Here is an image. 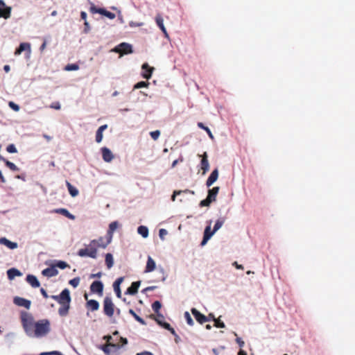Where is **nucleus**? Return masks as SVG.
<instances>
[{
	"label": "nucleus",
	"mask_w": 355,
	"mask_h": 355,
	"mask_svg": "<svg viewBox=\"0 0 355 355\" xmlns=\"http://www.w3.org/2000/svg\"><path fill=\"white\" fill-rule=\"evenodd\" d=\"M71 297L68 288H64L59 295L58 303L60 307L58 309V313L60 316H66L69 313L70 308Z\"/></svg>",
	"instance_id": "f257e3e1"
},
{
	"label": "nucleus",
	"mask_w": 355,
	"mask_h": 355,
	"mask_svg": "<svg viewBox=\"0 0 355 355\" xmlns=\"http://www.w3.org/2000/svg\"><path fill=\"white\" fill-rule=\"evenodd\" d=\"M34 335L36 337H42L50 331V322L48 320H41L34 324Z\"/></svg>",
	"instance_id": "f03ea898"
},
{
	"label": "nucleus",
	"mask_w": 355,
	"mask_h": 355,
	"mask_svg": "<svg viewBox=\"0 0 355 355\" xmlns=\"http://www.w3.org/2000/svg\"><path fill=\"white\" fill-rule=\"evenodd\" d=\"M78 255L81 257H89L92 259H96L97 257V250L94 246L92 245V243L90 242L87 248H82L78 250Z\"/></svg>",
	"instance_id": "7ed1b4c3"
},
{
	"label": "nucleus",
	"mask_w": 355,
	"mask_h": 355,
	"mask_svg": "<svg viewBox=\"0 0 355 355\" xmlns=\"http://www.w3.org/2000/svg\"><path fill=\"white\" fill-rule=\"evenodd\" d=\"M115 306L110 297H105L103 300V313L109 318L113 316Z\"/></svg>",
	"instance_id": "20e7f679"
},
{
	"label": "nucleus",
	"mask_w": 355,
	"mask_h": 355,
	"mask_svg": "<svg viewBox=\"0 0 355 355\" xmlns=\"http://www.w3.org/2000/svg\"><path fill=\"white\" fill-rule=\"evenodd\" d=\"M91 6L89 8V12L92 14L99 13L102 15L107 17L110 19L115 18L116 15L114 13L106 10L104 8H97L93 3H90Z\"/></svg>",
	"instance_id": "39448f33"
},
{
	"label": "nucleus",
	"mask_w": 355,
	"mask_h": 355,
	"mask_svg": "<svg viewBox=\"0 0 355 355\" xmlns=\"http://www.w3.org/2000/svg\"><path fill=\"white\" fill-rule=\"evenodd\" d=\"M112 239H109L108 236H105V238L99 237L98 239H94L91 241L92 245L94 246L97 250L98 248H105L111 242Z\"/></svg>",
	"instance_id": "423d86ee"
},
{
	"label": "nucleus",
	"mask_w": 355,
	"mask_h": 355,
	"mask_svg": "<svg viewBox=\"0 0 355 355\" xmlns=\"http://www.w3.org/2000/svg\"><path fill=\"white\" fill-rule=\"evenodd\" d=\"M191 311L196 321L200 324H202L209 321V318L205 315L204 314L201 313L196 308H192Z\"/></svg>",
	"instance_id": "0eeeda50"
},
{
	"label": "nucleus",
	"mask_w": 355,
	"mask_h": 355,
	"mask_svg": "<svg viewBox=\"0 0 355 355\" xmlns=\"http://www.w3.org/2000/svg\"><path fill=\"white\" fill-rule=\"evenodd\" d=\"M90 291L94 293L102 295L103 291V284L101 281H94L90 286Z\"/></svg>",
	"instance_id": "6e6552de"
},
{
	"label": "nucleus",
	"mask_w": 355,
	"mask_h": 355,
	"mask_svg": "<svg viewBox=\"0 0 355 355\" xmlns=\"http://www.w3.org/2000/svg\"><path fill=\"white\" fill-rule=\"evenodd\" d=\"M115 51L121 54H128L132 52V46L127 43H121L115 49Z\"/></svg>",
	"instance_id": "1a4fd4ad"
},
{
	"label": "nucleus",
	"mask_w": 355,
	"mask_h": 355,
	"mask_svg": "<svg viewBox=\"0 0 355 355\" xmlns=\"http://www.w3.org/2000/svg\"><path fill=\"white\" fill-rule=\"evenodd\" d=\"M13 302L17 306H23L27 309H30L31 304L30 300L20 297H15L13 299Z\"/></svg>",
	"instance_id": "9d476101"
},
{
	"label": "nucleus",
	"mask_w": 355,
	"mask_h": 355,
	"mask_svg": "<svg viewBox=\"0 0 355 355\" xmlns=\"http://www.w3.org/2000/svg\"><path fill=\"white\" fill-rule=\"evenodd\" d=\"M200 157H202L200 162V167L202 171V174L205 175L209 168L207 153L205 152L202 155H200Z\"/></svg>",
	"instance_id": "9b49d317"
},
{
	"label": "nucleus",
	"mask_w": 355,
	"mask_h": 355,
	"mask_svg": "<svg viewBox=\"0 0 355 355\" xmlns=\"http://www.w3.org/2000/svg\"><path fill=\"white\" fill-rule=\"evenodd\" d=\"M103 159L105 162H110L114 159V155L112 151L107 147H103L101 149Z\"/></svg>",
	"instance_id": "f8f14e48"
},
{
	"label": "nucleus",
	"mask_w": 355,
	"mask_h": 355,
	"mask_svg": "<svg viewBox=\"0 0 355 355\" xmlns=\"http://www.w3.org/2000/svg\"><path fill=\"white\" fill-rule=\"evenodd\" d=\"M155 22L157 26L161 29L162 32L164 33L166 37H168L166 29L164 25V19L160 14H157L155 17Z\"/></svg>",
	"instance_id": "ddd939ff"
},
{
	"label": "nucleus",
	"mask_w": 355,
	"mask_h": 355,
	"mask_svg": "<svg viewBox=\"0 0 355 355\" xmlns=\"http://www.w3.org/2000/svg\"><path fill=\"white\" fill-rule=\"evenodd\" d=\"M214 230H211L210 225L207 226L204 231V236L202 241L201 242V245H204L207 243L209 239L214 234Z\"/></svg>",
	"instance_id": "4468645a"
},
{
	"label": "nucleus",
	"mask_w": 355,
	"mask_h": 355,
	"mask_svg": "<svg viewBox=\"0 0 355 355\" xmlns=\"http://www.w3.org/2000/svg\"><path fill=\"white\" fill-rule=\"evenodd\" d=\"M42 274L45 277H51L56 276L58 274V271L54 266H52L49 268L44 269L42 272Z\"/></svg>",
	"instance_id": "2eb2a0df"
},
{
	"label": "nucleus",
	"mask_w": 355,
	"mask_h": 355,
	"mask_svg": "<svg viewBox=\"0 0 355 355\" xmlns=\"http://www.w3.org/2000/svg\"><path fill=\"white\" fill-rule=\"evenodd\" d=\"M218 170L217 168L214 169L206 182V185L207 187H211L218 179Z\"/></svg>",
	"instance_id": "dca6fc26"
},
{
	"label": "nucleus",
	"mask_w": 355,
	"mask_h": 355,
	"mask_svg": "<svg viewBox=\"0 0 355 355\" xmlns=\"http://www.w3.org/2000/svg\"><path fill=\"white\" fill-rule=\"evenodd\" d=\"M142 69L144 70L142 76L147 80L150 79L152 76V73L154 70V68L150 67L147 63H144L142 65Z\"/></svg>",
	"instance_id": "f3484780"
},
{
	"label": "nucleus",
	"mask_w": 355,
	"mask_h": 355,
	"mask_svg": "<svg viewBox=\"0 0 355 355\" xmlns=\"http://www.w3.org/2000/svg\"><path fill=\"white\" fill-rule=\"evenodd\" d=\"M120 227V224L118 221H113L109 225V228L107 232V236H109V239H112L113 237V234L114 231Z\"/></svg>",
	"instance_id": "a211bd4d"
},
{
	"label": "nucleus",
	"mask_w": 355,
	"mask_h": 355,
	"mask_svg": "<svg viewBox=\"0 0 355 355\" xmlns=\"http://www.w3.org/2000/svg\"><path fill=\"white\" fill-rule=\"evenodd\" d=\"M123 277H121L118 278L113 284V288L114 292L116 293V296L120 298L121 297V291L120 288V285L123 281Z\"/></svg>",
	"instance_id": "6ab92c4d"
},
{
	"label": "nucleus",
	"mask_w": 355,
	"mask_h": 355,
	"mask_svg": "<svg viewBox=\"0 0 355 355\" xmlns=\"http://www.w3.org/2000/svg\"><path fill=\"white\" fill-rule=\"evenodd\" d=\"M140 284L141 282L139 281L132 282L131 286L128 288L125 294L135 295L138 292Z\"/></svg>",
	"instance_id": "aec40b11"
},
{
	"label": "nucleus",
	"mask_w": 355,
	"mask_h": 355,
	"mask_svg": "<svg viewBox=\"0 0 355 355\" xmlns=\"http://www.w3.org/2000/svg\"><path fill=\"white\" fill-rule=\"evenodd\" d=\"M156 268V263L155 261L152 259L151 257H148L146 268H145V272H150L153 271Z\"/></svg>",
	"instance_id": "412c9836"
},
{
	"label": "nucleus",
	"mask_w": 355,
	"mask_h": 355,
	"mask_svg": "<svg viewBox=\"0 0 355 355\" xmlns=\"http://www.w3.org/2000/svg\"><path fill=\"white\" fill-rule=\"evenodd\" d=\"M26 281L33 288H38L40 286L37 277L33 275H27Z\"/></svg>",
	"instance_id": "4be33fe9"
},
{
	"label": "nucleus",
	"mask_w": 355,
	"mask_h": 355,
	"mask_svg": "<svg viewBox=\"0 0 355 355\" xmlns=\"http://www.w3.org/2000/svg\"><path fill=\"white\" fill-rule=\"evenodd\" d=\"M0 244L4 245L11 250H13V249H15L17 248V243L12 242L5 237H2L0 239Z\"/></svg>",
	"instance_id": "5701e85b"
},
{
	"label": "nucleus",
	"mask_w": 355,
	"mask_h": 355,
	"mask_svg": "<svg viewBox=\"0 0 355 355\" xmlns=\"http://www.w3.org/2000/svg\"><path fill=\"white\" fill-rule=\"evenodd\" d=\"M31 51V45L29 43H21L19 47L16 49L15 54L16 55H20L23 51Z\"/></svg>",
	"instance_id": "b1692460"
},
{
	"label": "nucleus",
	"mask_w": 355,
	"mask_h": 355,
	"mask_svg": "<svg viewBox=\"0 0 355 355\" xmlns=\"http://www.w3.org/2000/svg\"><path fill=\"white\" fill-rule=\"evenodd\" d=\"M107 128V125L105 124L100 126L96 132V141L97 143H101L103 139V132Z\"/></svg>",
	"instance_id": "393cba45"
},
{
	"label": "nucleus",
	"mask_w": 355,
	"mask_h": 355,
	"mask_svg": "<svg viewBox=\"0 0 355 355\" xmlns=\"http://www.w3.org/2000/svg\"><path fill=\"white\" fill-rule=\"evenodd\" d=\"M86 307L92 311H97L99 309V303L95 300H87Z\"/></svg>",
	"instance_id": "a878e982"
},
{
	"label": "nucleus",
	"mask_w": 355,
	"mask_h": 355,
	"mask_svg": "<svg viewBox=\"0 0 355 355\" xmlns=\"http://www.w3.org/2000/svg\"><path fill=\"white\" fill-rule=\"evenodd\" d=\"M11 8L7 6L0 7V17L8 19L10 17Z\"/></svg>",
	"instance_id": "bb28decb"
},
{
	"label": "nucleus",
	"mask_w": 355,
	"mask_h": 355,
	"mask_svg": "<svg viewBox=\"0 0 355 355\" xmlns=\"http://www.w3.org/2000/svg\"><path fill=\"white\" fill-rule=\"evenodd\" d=\"M219 187H213L211 189H209L208 191V195L207 196L209 197V198H210L213 202L216 201V196L218 193V191H219Z\"/></svg>",
	"instance_id": "cd10ccee"
},
{
	"label": "nucleus",
	"mask_w": 355,
	"mask_h": 355,
	"mask_svg": "<svg viewBox=\"0 0 355 355\" xmlns=\"http://www.w3.org/2000/svg\"><path fill=\"white\" fill-rule=\"evenodd\" d=\"M55 212L58 213V214H60L69 219H71V220L75 219V216L73 214H71L67 209H64V208L57 209L55 210Z\"/></svg>",
	"instance_id": "c85d7f7f"
},
{
	"label": "nucleus",
	"mask_w": 355,
	"mask_h": 355,
	"mask_svg": "<svg viewBox=\"0 0 355 355\" xmlns=\"http://www.w3.org/2000/svg\"><path fill=\"white\" fill-rule=\"evenodd\" d=\"M8 277L10 279H14L15 277L21 275V272L16 268H10L7 271Z\"/></svg>",
	"instance_id": "c756f323"
},
{
	"label": "nucleus",
	"mask_w": 355,
	"mask_h": 355,
	"mask_svg": "<svg viewBox=\"0 0 355 355\" xmlns=\"http://www.w3.org/2000/svg\"><path fill=\"white\" fill-rule=\"evenodd\" d=\"M66 185L68 189L69 193L72 197H76L78 195V190L73 187L69 181H66Z\"/></svg>",
	"instance_id": "7c9ffc66"
},
{
	"label": "nucleus",
	"mask_w": 355,
	"mask_h": 355,
	"mask_svg": "<svg viewBox=\"0 0 355 355\" xmlns=\"http://www.w3.org/2000/svg\"><path fill=\"white\" fill-rule=\"evenodd\" d=\"M109 347H112L115 348L116 349H119L120 348V343H109V344H106V345H103L102 347V350L106 354H110Z\"/></svg>",
	"instance_id": "2f4dec72"
},
{
	"label": "nucleus",
	"mask_w": 355,
	"mask_h": 355,
	"mask_svg": "<svg viewBox=\"0 0 355 355\" xmlns=\"http://www.w3.org/2000/svg\"><path fill=\"white\" fill-rule=\"evenodd\" d=\"M162 304L159 301H155L152 304V309L154 311V312L157 314L158 318H163V315L159 313Z\"/></svg>",
	"instance_id": "473e14b6"
},
{
	"label": "nucleus",
	"mask_w": 355,
	"mask_h": 355,
	"mask_svg": "<svg viewBox=\"0 0 355 355\" xmlns=\"http://www.w3.org/2000/svg\"><path fill=\"white\" fill-rule=\"evenodd\" d=\"M105 264L108 269H110L114 265V259L111 253H107L105 259Z\"/></svg>",
	"instance_id": "72a5a7b5"
},
{
	"label": "nucleus",
	"mask_w": 355,
	"mask_h": 355,
	"mask_svg": "<svg viewBox=\"0 0 355 355\" xmlns=\"http://www.w3.org/2000/svg\"><path fill=\"white\" fill-rule=\"evenodd\" d=\"M21 320L22 323V326H26V323L28 321H32V317L26 312H21Z\"/></svg>",
	"instance_id": "f704fd0d"
},
{
	"label": "nucleus",
	"mask_w": 355,
	"mask_h": 355,
	"mask_svg": "<svg viewBox=\"0 0 355 355\" xmlns=\"http://www.w3.org/2000/svg\"><path fill=\"white\" fill-rule=\"evenodd\" d=\"M137 232L144 238H146L148 236V229L147 227L144 225H141L138 227Z\"/></svg>",
	"instance_id": "c9c22d12"
},
{
	"label": "nucleus",
	"mask_w": 355,
	"mask_h": 355,
	"mask_svg": "<svg viewBox=\"0 0 355 355\" xmlns=\"http://www.w3.org/2000/svg\"><path fill=\"white\" fill-rule=\"evenodd\" d=\"M225 221V217H223V218H218L215 225H214V232H217L222 226L224 224Z\"/></svg>",
	"instance_id": "e433bc0d"
},
{
	"label": "nucleus",
	"mask_w": 355,
	"mask_h": 355,
	"mask_svg": "<svg viewBox=\"0 0 355 355\" xmlns=\"http://www.w3.org/2000/svg\"><path fill=\"white\" fill-rule=\"evenodd\" d=\"M1 159L5 162L7 167H8L12 171H19V168L12 162L1 157Z\"/></svg>",
	"instance_id": "4c0bfd02"
},
{
	"label": "nucleus",
	"mask_w": 355,
	"mask_h": 355,
	"mask_svg": "<svg viewBox=\"0 0 355 355\" xmlns=\"http://www.w3.org/2000/svg\"><path fill=\"white\" fill-rule=\"evenodd\" d=\"M198 126L200 128L205 130V132H207V133L208 134L209 137L211 139L214 138V136H213L210 129L208 127L205 126L202 122H198Z\"/></svg>",
	"instance_id": "58836bf2"
},
{
	"label": "nucleus",
	"mask_w": 355,
	"mask_h": 355,
	"mask_svg": "<svg viewBox=\"0 0 355 355\" xmlns=\"http://www.w3.org/2000/svg\"><path fill=\"white\" fill-rule=\"evenodd\" d=\"M184 318L187 322V324L189 325V326H193L194 322H193V319L191 318L190 314L189 312L186 311L184 314Z\"/></svg>",
	"instance_id": "ea45409f"
},
{
	"label": "nucleus",
	"mask_w": 355,
	"mask_h": 355,
	"mask_svg": "<svg viewBox=\"0 0 355 355\" xmlns=\"http://www.w3.org/2000/svg\"><path fill=\"white\" fill-rule=\"evenodd\" d=\"M213 201L209 198L208 196L205 200H202L200 202V207H209Z\"/></svg>",
	"instance_id": "a19ab883"
},
{
	"label": "nucleus",
	"mask_w": 355,
	"mask_h": 355,
	"mask_svg": "<svg viewBox=\"0 0 355 355\" xmlns=\"http://www.w3.org/2000/svg\"><path fill=\"white\" fill-rule=\"evenodd\" d=\"M78 69L79 66L77 64H69L64 67L66 71H76Z\"/></svg>",
	"instance_id": "79ce46f5"
},
{
	"label": "nucleus",
	"mask_w": 355,
	"mask_h": 355,
	"mask_svg": "<svg viewBox=\"0 0 355 355\" xmlns=\"http://www.w3.org/2000/svg\"><path fill=\"white\" fill-rule=\"evenodd\" d=\"M54 266L55 267V268L58 267L60 269H64L67 267H69V266L65 261H58L56 264L54 265Z\"/></svg>",
	"instance_id": "37998d69"
},
{
	"label": "nucleus",
	"mask_w": 355,
	"mask_h": 355,
	"mask_svg": "<svg viewBox=\"0 0 355 355\" xmlns=\"http://www.w3.org/2000/svg\"><path fill=\"white\" fill-rule=\"evenodd\" d=\"M214 326L217 328H225V325L223 322L220 321V318H214Z\"/></svg>",
	"instance_id": "c03bdc74"
},
{
	"label": "nucleus",
	"mask_w": 355,
	"mask_h": 355,
	"mask_svg": "<svg viewBox=\"0 0 355 355\" xmlns=\"http://www.w3.org/2000/svg\"><path fill=\"white\" fill-rule=\"evenodd\" d=\"M149 85V83L147 81H141L137 83L134 86V89H139L141 87H147Z\"/></svg>",
	"instance_id": "a18cd8bd"
},
{
	"label": "nucleus",
	"mask_w": 355,
	"mask_h": 355,
	"mask_svg": "<svg viewBox=\"0 0 355 355\" xmlns=\"http://www.w3.org/2000/svg\"><path fill=\"white\" fill-rule=\"evenodd\" d=\"M80 278L79 277H75L71 280H69V284L72 286L73 288H76L80 283Z\"/></svg>",
	"instance_id": "49530a36"
},
{
	"label": "nucleus",
	"mask_w": 355,
	"mask_h": 355,
	"mask_svg": "<svg viewBox=\"0 0 355 355\" xmlns=\"http://www.w3.org/2000/svg\"><path fill=\"white\" fill-rule=\"evenodd\" d=\"M33 326H34V324H33V320H32V321H28L26 323V326H23V327H24V330L26 331V332L29 334L30 331L33 329Z\"/></svg>",
	"instance_id": "de8ad7c7"
},
{
	"label": "nucleus",
	"mask_w": 355,
	"mask_h": 355,
	"mask_svg": "<svg viewBox=\"0 0 355 355\" xmlns=\"http://www.w3.org/2000/svg\"><path fill=\"white\" fill-rule=\"evenodd\" d=\"M6 150L9 153H15L17 152V148L15 147V146L14 144H9L7 148H6Z\"/></svg>",
	"instance_id": "09e8293b"
},
{
	"label": "nucleus",
	"mask_w": 355,
	"mask_h": 355,
	"mask_svg": "<svg viewBox=\"0 0 355 355\" xmlns=\"http://www.w3.org/2000/svg\"><path fill=\"white\" fill-rule=\"evenodd\" d=\"M150 135L153 140H157L160 135V131L155 130V131L150 132Z\"/></svg>",
	"instance_id": "8fccbe9b"
},
{
	"label": "nucleus",
	"mask_w": 355,
	"mask_h": 355,
	"mask_svg": "<svg viewBox=\"0 0 355 355\" xmlns=\"http://www.w3.org/2000/svg\"><path fill=\"white\" fill-rule=\"evenodd\" d=\"M8 105L11 109H12L15 112H18L19 110V106L12 101H10Z\"/></svg>",
	"instance_id": "3c124183"
},
{
	"label": "nucleus",
	"mask_w": 355,
	"mask_h": 355,
	"mask_svg": "<svg viewBox=\"0 0 355 355\" xmlns=\"http://www.w3.org/2000/svg\"><path fill=\"white\" fill-rule=\"evenodd\" d=\"M156 321L157 322L158 324L162 325L164 328H165L167 330L170 329V328L171 327V324L168 322H162L160 320H159V319H156Z\"/></svg>",
	"instance_id": "603ef678"
},
{
	"label": "nucleus",
	"mask_w": 355,
	"mask_h": 355,
	"mask_svg": "<svg viewBox=\"0 0 355 355\" xmlns=\"http://www.w3.org/2000/svg\"><path fill=\"white\" fill-rule=\"evenodd\" d=\"M167 231L165 229H160L159 231V236L162 240L164 239V236L167 234Z\"/></svg>",
	"instance_id": "864d4df0"
},
{
	"label": "nucleus",
	"mask_w": 355,
	"mask_h": 355,
	"mask_svg": "<svg viewBox=\"0 0 355 355\" xmlns=\"http://www.w3.org/2000/svg\"><path fill=\"white\" fill-rule=\"evenodd\" d=\"M51 108H53L55 110H60V104L59 102H55L53 103L51 106Z\"/></svg>",
	"instance_id": "5fc2aeb1"
},
{
	"label": "nucleus",
	"mask_w": 355,
	"mask_h": 355,
	"mask_svg": "<svg viewBox=\"0 0 355 355\" xmlns=\"http://www.w3.org/2000/svg\"><path fill=\"white\" fill-rule=\"evenodd\" d=\"M236 343L239 344V347L241 348L244 346L245 343L241 338H236Z\"/></svg>",
	"instance_id": "6e6d98bb"
},
{
	"label": "nucleus",
	"mask_w": 355,
	"mask_h": 355,
	"mask_svg": "<svg viewBox=\"0 0 355 355\" xmlns=\"http://www.w3.org/2000/svg\"><path fill=\"white\" fill-rule=\"evenodd\" d=\"M40 293L44 298H48L49 296L44 288H40Z\"/></svg>",
	"instance_id": "4d7b16f0"
},
{
	"label": "nucleus",
	"mask_w": 355,
	"mask_h": 355,
	"mask_svg": "<svg viewBox=\"0 0 355 355\" xmlns=\"http://www.w3.org/2000/svg\"><path fill=\"white\" fill-rule=\"evenodd\" d=\"M103 339L106 340L107 344L112 343L111 340H112V337L110 335L105 336Z\"/></svg>",
	"instance_id": "13d9d810"
},
{
	"label": "nucleus",
	"mask_w": 355,
	"mask_h": 355,
	"mask_svg": "<svg viewBox=\"0 0 355 355\" xmlns=\"http://www.w3.org/2000/svg\"><path fill=\"white\" fill-rule=\"evenodd\" d=\"M120 343H121V345H120V347L124 345H126L128 343V340L125 338L120 337L119 338Z\"/></svg>",
	"instance_id": "bf43d9fd"
},
{
	"label": "nucleus",
	"mask_w": 355,
	"mask_h": 355,
	"mask_svg": "<svg viewBox=\"0 0 355 355\" xmlns=\"http://www.w3.org/2000/svg\"><path fill=\"white\" fill-rule=\"evenodd\" d=\"M181 193H182V191H175L173 192V196H171V200H172L173 201H175V196H176L177 195H180Z\"/></svg>",
	"instance_id": "052dcab7"
},
{
	"label": "nucleus",
	"mask_w": 355,
	"mask_h": 355,
	"mask_svg": "<svg viewBox=\"0 0 355 355\" xmlns=\"http://www.w3.org/2000/svg\"><path fill=\"white\" fill-rule=\"evenodd\" d=\"M58 353V351H53L49 352H43L41 353L40 355H56Z\"/></svg>",
	"instance_id": "680f3d73"
},
{
	"label": "nucleus",
	"mask_w": 355,
	"mask_h": 355,
	"mask_svg": "<svg viewBox=\"0 0 355 355\" xmlns=\"http://www.w3.org/2000/svg\"><path fill=\"white\" fill-rule=\"evenodd\" d=\"M129 313L130 315H132L135 318V320H137L139 317L138 315H137V313L132 309L129 310Z\"/></svg>",
	"instance_id": "e2e57ef3"
},
{
	"label": "nucleus",
	"mask_w": 355,
	"mask_h": 355,
	"mask_svg": "<svg viewBox=\"0 0 355 355\" xmlns=\"http://www.w3.org/2000/svg\"><path fill=\"white\" fill-rule=\"evenodd\" d=\"M80 17L82 19H83L85 21H87V13L85 11H82L80 12Z\"/></svg>",
	"instance_id": "0e129e2a"
},
{
	"label": "nucleus",
	"mask_w": 355,
	"mask_h": 355,
	"mask_svg": "<svg viewBox=\"0 0 355 355\" xmlns=\"http://www.w3.org/2000/svg\"><path fill=\"white\" fill-rule=\"evenodd\" d=\"M233 266H234L237 269H243V266L242 265L239 264L236 261L233 263Z\"/></svg>",
	"instance_id": "69168bd1"
},
{
	"label": "nucleus",
	"mask_w": 355,
	"mask_h": 355,
	"mask_svg": "<svg viewBox=\"0 0 355 355\" xmlns=\"http://www.w3.org/2000/svg\"><path fill=\"white\" fill-rule=\"evenodd\" d=\"M137 355H153L151 352H141V353H138Z\"/></svg>",
	"instance_id": "338daca9"
},
{
	"label": "nucleus",
	"mask_w": 355,
	"mask_h": 355,
	"mask_svg": "<svg viewBox=\"0 0 355 355\" xmlns=\"http://www.w3.org/2000/svg\"><path fill=\"white\" fill-rule=\"evenodd\" d=\"M238 355H248L247 353L243 350V349H241L239 352H238Z\"/></svg>",
	"instance_id": "774afa93"
}]
</instances>
